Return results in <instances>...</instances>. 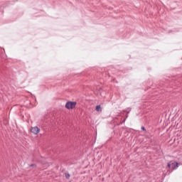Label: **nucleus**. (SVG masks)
Segmentation results:
<instances>
[{
	"instance_id": "f257e3e1",
	"label": "nucleus",
	"mask_w": 182,
	"mask_h": 182,
	"mask_svg": "<svg viewBox=\"0 0 182 182\" xmlns=\"http://www.w3.org/2000/svg\"><path fill=\"white\" fill-rule=\"evenodd\" d=\"M77 104V103L76 102L68 101L65 104V107L68 110H71V109H75L76 107Z\"/></svg>"
},
{
	"instance_id": "f03ea898",
	"label": "nucleus",
	"mask_w": 182,
	"mask_h": 182,
	"mask_svg": "<svg viewBox=\"0 0 182 182\" xmlns=\"http://www.w3.org/2000/svg\"><path fill=\"white\" fill-rule=\"evenodd\" d=\"M30 131L33 134H38L39 132H41V129L38 127H31Z\"/></svg>"
},
{
	"instance_id": "7ed1b4c3",
	"label": "nucleus",
	"mask_w": 182,
	"mask_h": 182,
	"mask_svg": "<svg viewBox=\"0 0 182 182\" xmlns=\"http://www.w3.org/2000/svg\"><path fill=\"white\" fill-rule=\"evenodd\" d=\"M172 170H177L178 168V163L176 161H171Z\"/></svg>"
},
{
	"instance_id": "20e7f679",
	"label": "nucleus",
	"mask_w": 182,
	"mask_h": 182,
	"mask_svg": "<svg viewBox=\"0 0 182 182\" xmlns=\"http://www.w3.org/2000/svg\"><path fill=\"white\" fill-rule=\"evenodd\" d=\"M96 111L97 112H102V107H100V105H97L96 106Z\"/></svg>"
},
{
	"instance_id": "39448f33",
	"label": "nucleus",
	"mask_w": 182,
	"mask_h": 182,
	"mask_svg": "<svg viewBox=\"0 0 182 182\" xmlns=\"http://www.w3.org/2000/svg\"><path fill=\"white\" fill-rule=\"evenodd\" d=\"M65 178H68V179L70 178V174H69V173H65Z\"/></svg>"
},
{
	"instance_id": "423d86ee",
	"label": "nucleus",
	"mask_w": 182,
	"mask_h": 182,
	"mask_svg": "<svg viewBox=\"0 0 182 182\" xmlns=\"http://www.w3.org/2000/svg\"><path fill=\"white\" fill-rule=\"evenodd\" d=\"M168 168H171V161L170 163H168Z\"/></svg>"
},
{
	"instance_id": "0eeeda50",
	"label": "nucleus",
	"mask_w": 182,
	"mask_h": 182,
	"mask_svg": "<svg viewBox=\"0 0 182 182\" xmlns=\"http://www.w3.org/2000/svg\"><path fill=\"white\" fill-rule=\"evenodd\" d=\"M141 130H143L144 132H146V128H144V127H141Z\"/></svg>"
},
{
	"instance_id": "6e6552de",
	"label": "nucleus",
	"mask_w": 182,
	"mask_h": 182,
	"mask_svg": "<svg viewBox=\"0 0 182 182\" xmlns=\"http://www.w3.org/2000/svg\"><path fill=\"white\" fill-rule=\"evenodd\" d=\"M30 167H36V165H35V164H31V165L30 166Z\"/></svg>"
},
{
	"instance_id": "1a4fd4ad",
	"label": "nucleus",
	"mask_w": 182,
	"mask_h": 182,
	"mask_svg": "<svg viewBox=\"0 0 182 182\" xmlns=\"http://www.w3.org/2000/svg\"><path fill=\"white\" fill-rule=\"evenodd\" d=\"M127 117H129V115H127V116H126V118H127Z\"/></svg>"
},
{
	"instance_id": "9d476101",
	"label": "nucleus",
	"mask_w": 182,
	"mask_h": 182,
	"mask_svg": "<svg viewBox=\"0 0 182 182\" xmlns=\"http://www.w3.org/2000/svg\"><path fill=\"white\" fill-rule=\"evenodd\" d=\"M129 112H130V111H128V112H127V113H129Z\"/></svg>"
},
{
	"instance_id": "9b49d317",
	"label": "nucleus",
	"mask_w": 182,
	"mask_h": 182,
	"mask_svg": "<svg viewBox=\"0 0 182 182\" xmlns=\"http://www.w3.org/2000/svg\"><path fill=\"white\" fill-rule=\"evenodd\" d=\"M124 122H126V119H124Z\"/></svg>"
}]
</instances>
